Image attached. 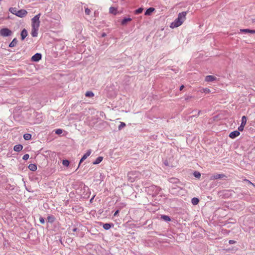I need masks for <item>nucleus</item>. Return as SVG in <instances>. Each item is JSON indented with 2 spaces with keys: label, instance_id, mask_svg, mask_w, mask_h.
Instances as JSON below:
<instances>
[{
  "label": "nucleus",
  "instance_id": "47",
  "mask_svg": "<svg viewBox=\"0 0 255 255\" xmlns=\"http://www.w3.org/2000/svg\"><path fill=\"white\" fill-rule=\"evenodd\" d=\"M184 85H181L180 87V90L181 91L184 88Z\"/></svg>",
  "mask_w": 255,
  "mask_h": 255
},
{
  "label": "nucleus",
  "instance_id": "4",
  "mask_svg": "<svg viewBox=\"0 0 255 255\" xmlns=\"http://www.w3.org/2000/svg\"><path fill=\"white\" fill-rule=\"evenodd\" d=\"M91 153V149H89L87 151L86 153H85L83 156L82 157V158H81L80 160V162H79V165L77 167V168H76V171L79 167L80 166V164L83 162L84 161Z\"/></svg>",
  "mask_w": 255,
  "mask_h": 255
},
{
  "label": "nucleus",
  "instance_id": "22",
  "mask_svg": "<svg viewBox=\"0 0 255 255\" xmlns=\"http://www.w3.org/2000/svg\"><path fill=\"white\" fill-rule=\"evenodd\" d=\"M103 157L102 156H99L93 162V164H98L100 163L103 160Z\"/></svg>",
  "mask_w": 255,
  "mask_h": 255
},
{
  "label": "nucleus",
  "instance_id": "34",
  "mask_svg": "<svg viewBox=\"0 0 255 255\" xmlns=\"http://www.w3.org/2000/svg\"><path fill=\"white\" fill-rule=\"evenodd\" d=\"M194 176L197 178H199L201 177V173L198 171H195L193 173Z\"/></svg>",
  "mask_w": 255,
  "mask_h": 255
},
{
  "label": "nucleus",
  "instance_id": "10",
  "mask_svg": "<svg viewBox=\"0 0 255 255\" xmlns=\"http://www.w3.org/2000/svg\"><path fill=\"white\" fill-rule=\"evenodd\" d=\"M240 134V131L238 130H235L231 132L229 134V137L231 138H235L238 136H239Z\"/></svg>",
  "mask_w": 255,
  "mask_h": 255
},
{
  "label": "nucleus",
  "instance_id": "33",
  "mask_svg": "<svg viewBox=\"0 0 255 255\" xmlns=\"http://www.w3.org/2000/svg\"><path fill=\"white\" fill-rule=\"evenodd\" d=\"M143 9L141 7L138 8V9L135 10L134 13L136 14L141 13L142 12Z\"/></svg>",
  "mask_w": 255,
  "mask_h": 255
},
{
  "label": "nucleus",
  "instance_id": "30",
  "mask_svg": "<svg viewBox=\"0 0 255 255\" xmlns=\"http://www.w3.org/2000/svg\"><path fill=\"white\" fill-rule=\"evenodd\" d=\"M247 123V117L245 116H244L242 117V123L241 124L243 125H246Z\"/></svg>",
  "mask_w": 255,
  "mask_h": 255
},
{
  "label": "nucleus",
  "instance_id": "11",
  "mask_svg": "<svg viewBox=\"0 0 255 255\" xmlns=\"http://www.w3.org/2000/svg\"><path fill=\"white\" fill-rule=\"evenodd\" d=\"M241 32L245 33H251V34H255V30H252L249 29H241L240 30Z\"/></svg>",
  "mask_w": 255,
  "mask_h": 255
},
{
  "label": "nucleus",
  "instance_id": "35",
  "mask_svg": "<svg viewBox=\"0 0 255 255\" xmlns=\"http://www.w3.org/2000/svg\"><path fill=\"white\" fill-rule=\"evenodd\" d=\"M84 8H85V13L87 15H90L91 12V10L89 8H88V7H86L85 6H84Z\"/></svg>",
  "mask_w": 255,
  "mask_h": 255
},
{
  "label": "nucleus",
  "instance_id": "2",
  "mask_svg": "<svg viewBox=\"0 0 255 255\" xmlns=\"http://www.w3.org/2000/svg\"><path fill=\"white\" fill-rule=\"evenodd\" d=\"M41 14L38 13V14L34 16L32 19V27H36V28H39L40 26V21L39 20V18L40 17Z\"/></svg>",
  "mask_w": 255,
  "mask_h": 255
},
{
  "label": "nucleus",
  "instance_id": "49",
  "mask_svg": "<svg viewBox=\"0 0 255 255\" xmlns=\"http://www.w3.org/2000/svg\"><path fill=\"white\" fill-rule=\"evenodd\" d=\"M200 113H201V111H199L198 112L197 115H193V116H198V115L200 114Z\"/></svg>",
  "mask_w": 255,
  "mask_h": 255
},
{
  "label": "nucleus",
  "instance_id": "26",
  "mask_svg": "<svg viewBox=\"0 0 255 255\" xmlns=\"http://www.w3.org/2000/svg\"><path fill=\"white\" fill-rule=\"evenodd\" d=\"M23 138L25 140H29L31 138V134L30 133H25L23 135Z\"/></svg>",
  "mask_w": 255,
  "mask_h": 255
},
{
  "label": "nucleus",
  "instance_id": "45",
  "mask_svg": "<svg viewBox=\"0 0 255 255\" xmlns=\"http://www.w3.org/2000/svg\"><path fill=\"white\" fill-rule=\"evenodd\" d=\"M78 229L77 228H74L72 229V231L73 232H76L77 231Z\"/></svg>",
  "mask_w": 255,
  "mask_h": 255
},
{
  "label": "nucleus",
  "instance_id": "39",
  "mask_svg": "<svg viewBox=\"0 0 255 255\" xmlns=\"http://www.w3.org/2000/svg\"><path fill=\"white\" fill-rule=\"evenodd\" d=\"M39 222L41 224H43L45 223L44 219L43 217H40Z\"/></svg>",
  "mask_w": 255,
  "mask_h": 255
},
{
  "label": "nucleus",
  "instance_id": "31",
  "mask_svg": "<svg viewBox=\"0 0 255 255\" xmlns=\"http://www.w3.org/2000/svg\"><path fill=\"white\" fill-rule=\"evenodd\" d=\"M62 164L63 166L68 167L69 165V161L67 159H64L62 160Z\"/></svg>",
  "mask_w": 255,
  "mask_h": 255
},
{
  "label": "nucleus",
  "instance_id": "15",
  "mask_svg": "<svg viewBox=\"0 0 255 255\" xmlns=\"http://www.w3.org/2000/svg\"><path fill=\"white\" fill-rule=\"evenodd\" d=\"M34 28H34V27H32V30H31V34L33 37H36L38 34V30L39 28H36V27H34Z\"/></svg>",
  "mask_w": 255,
  "mask_h": 255
},
{
  "label": "nucleus",
  "instance_id": "43",
  "mask_svg": "<svg viewBox=\"0 0 255 255\" xmlns=\"http://www.w3.org/2000/svg\"><path fill=\"white\" fill-rule=\"evenodd\" d=\"M191 98H192V96H187V97L185 98V100L186 101H188V100H190Z\"/></svg>",
  "mask_w": 255,
  "mask_h": 255
},
{
  "label": "nucleus",
  "instance_id": "28",
  "mask_svg": "<svg viewBox=\"0 0 255 255\" xmlns=\"http://www.w3.org/2000/svg\"><path fill=\"white\" fill-rule=\"evenodd\" d=\"M47 220L49 222L52 223L55 220V218L53 216H49L47 217Z\"/></svg>",
  "mask_w": 255,
  "mask_h": 255
},
{
  "label": "nucleus",
  "instance_id": "16",
  "mask_svg": "<svg viewBox=\"0 0 255 255\" xmlns=\"http://www.w3.org/2000/svg\"><path fill=\"white\" fill-rule=\"evenodd\" d=\"M168 181H169V182L173 184L180 183L179 180L176 178H170L169 179Z\"/></svg>",
  "mask_w": 255,
  "mask_h": 255
},
{
  "label": "nucleus",
  "instance_id": "42",
  "mask_svg": "<svg viewBox=\"0 0 255 255\" xmlns=\"http://www.w3.org/2000/svg\"><path fill=\"white\" fill-rule=\"evenodd\" d=\"M119 213V210H117L114 213V216H116L118 215V213Z\"/></svg>",
  "mask_w": 255,
  "mask_h": 255
},
{
  "label": "nucleus",
  "instance_id": "25",
  "mask_svg": "<svg viewBox=\"0 0 255 255\" xmlns=\"http://www.w3.org/2000/svg\"><path fill=\"white\" fill-rule=\"evenodd\" d=\"M94 96V94L92 91H87L85 93V96L87 97H93Z\"/></svg>",
  "mask_w": 255,
  "mask_h": 255
},
{
  "label": "nucleus",
  "instance_id": "21",
  "mask_svg": "<svg viewBox=\"0 0 255 255\" xmlns=\"http://www.w3.org/2000/svg\"><path fill=\"white\" fill-rule=\"evenodd\" d=\"M131 20V18L129 17H125L122 20L121 23L122 25H126L128 22L130 21Z\"/></svg>",
  "mask_w": 255,
  "mask_h": 255
},
{
  "label": "nucleus",
  "instance_id": "40",
  "mask_svg": "<svg viewBox=\"0 0 255 255\" xmlns=\"http://www.w3.org/2000/svg\"><path fill=\"white\" fill-rule=\"evenodd\" d=\"M203 91L206 94H208V93H210L211 91L210 89H208V88H205V89H203Z\"/></svg>",
  "mask_w": 255,
  "mask_h": 255
},
{
  "label": "nucleus",
  "instance_id": "14",
  "mask_svg": "<svg viewBox=\"0 0 255 255\" xmlns=\"http://www.w3.org/2000/svg\"><path fill=\"white\" fill-rule=\"evenodd\" d=\"M114 225L113 223H105L103 225V228L106 230H108L110 229L112 227H114Z\"/></svg>",
  "mask_w": 255,
  "mask_h": 255
},
{
  "label": "nucleus",
  "instance_id": "38",
  "mask_svg": "<svg viewBox=\"0 0 255 255\" xmlns=\"http://www.w3.org/2000/svg\"><path fill=\"white\" fill-rule=\"evenodd\" d=\"M29 157V154H25L23 155V157H22V159L24 160H26L28 159Z\"/></svg>",
  "mask_w": 255,
  "mask_h": 255
},
{
  "label": "nucleus",
  "instance_id": "20",
  "mask_svg": "<svg viewBox=\"0 0 255 255\" xmlns=\"http://www.w3.org/2000/svg\"><path fill=\"white\" fill-rule=\"evenodd\" d=\"M28 168L29 170L32 171H34L37 169V166L35 164H30L28 165Z\"/></svg>",
  "mask_w": 255,
  "mask_h": 255
},
{
  "label": "nucleus",
  "instance_id": "17",
  "mask_svg": "<svg viewBox=\"0 0 255 255\" xmlns=\"http://www.w3.org/2000/svg\"><path fill=\"white\" fill-rule=\"evenodd\" d=\"M155 8L153 7H149V8L147 9L146 10L144 14L146 15H150L152 13V12L154 11Z\"/></svg>",
  "mask_w": 255,
  "mask_h": 255
},
{
  "label": "nucleus",
  "instance_id": "36",
  "mask_svg": "<svg viewBox=\"0 0 255 255\" xmlns=\"http://www.w3.org/2000/svg\"><path fill=\"white\" fill-rule=\"evenodd\" d=\"M62 132H63V130L62 129H60V128L57 129L55 131V133L57 134H60L62 133Z\"/></svg>",
  "mask_w": 255,
  "mask_h": 255
},
{
  "label": "nucleus",
  "instance_id": "29",
  "mask_svg": "<svg viewBox=\"0 0 255 255\" xmlns=\"http://www.w3.org/2000/svg\"><path fill=\"white\" fill-rule=\"evenodd\" d=\"M110 12L114 14H116L117 9L114 7H111L109 9Z\"/></svg>",
  "mask_w": 255,
  "mask_h": 255
},
{
  "label": "nucleus",
  "instance_id": "13",
  "mask_svg": "<svg viewBox=\"0 0 255 255\" xmlns=\"http://www.w3.org/2000/svg\"><path fill=\"white\" fill-rule=\"evenodd\" d=\"M28 33L25 29H23L20 33L21 39L23 40L25 37L27 36Z\"/></svg>",
  "mask_w": 255,
  "mask_h": 255
},
{
  "label": "nucleus",
  "instance_id": "50",
  "mask_svg": "<svg viewBox=\"0 0 255 255\" xmlns=\"http://www.w3.org/2000/svg\"><path fill=\"white\" fill-rule=\"evenodd\" d=\"M1 1V0H0V2Z\"/></svg>",
  "mask_w": 255,
  "mask_h": 255
},
{
  "label": "nucleus",
  "instance_id": "6",
  "mask_svg": "<svg viewBox=\"0 0 255 255\" xmlns=\"http://www.w3.org/2000/svg\"><path fill=\"white\" fill-rule=\"evenodd\" d=\"M187 14V11H183L178 14V17L176 19L182 21V23L186 19V15Z\"/></svg>",
  "mask_w": 255,
  "mask_h": 255
},
{
  "label": "nucleus",
  "instance_id": "37",
  "mask_svg": "<svg viewBox=\"0 0 255 255\" xmlns=\"http://www.w3.org/2000/svg\"><path fill=\"white\" fill-rule=\"evenodd\" d=\"M245 126V125L241 124V125L238 128V131H242L244 130Z\"/></svg>",
  "mask_w": 255,
  "mask_h": 255
},
{
  "label": "nucleus",
  "instance_id": "24",
  "mask_svg": "<svg viewBox=\"0 0 255 255\" xmlns=\"http://www.w3.org/2000/svg\"><path fill=\"white\" fill-rule=\"evenodd\" d=\"M9 11L12 14L16 15L17 11H18L17 8L16 7H10L9 8Z\"/></svg>",
  "mask_w": 255,
  "mask_h": 255
},
{
  "label": "nucleus",
  "instance_id": "46",
  "mask_svg": "<svg viewBox=\"0 0 255 255\" xmlns=\"http://www.w3.org/2000/svg\"><path fill=\"white\" fill-rule=\"evenodd\" d=\"M106 36V34L105 33H104H104H103L102 34V35H101V36H102V37H105V36Z\"/></svg>",
  "mask_w": 255,
  "mask_h": 255
},
{
  "label": "nucleus",
  "instance_id": "41",
  "mask_svg": "<svg viewBox=\"0 0 255 255\" xmlns=\"http://www.w3.org/2000/svg\"><path fill=\"white\" fill-rule=\"evenodd\" d=\"M235 243H236V242L235 241H234V240H230L229 241V243L230 244H235Z\"/></svg>",
  "mask_w": 255,
  "mask_h": 255
},
{
  "label": "nucleus",
  "instance_id": "12",
  "mask_svg": "<svg viewBox=\"0 0 255 255\" xmlns=\"http://www.w3.org/2000/svg\"><path fill=\"white\" fill-rule=\"evenodd\" d=\"M216 80V77L212 75H208L205 77V81L206 82H213Z\"/></svg>",
  "mask_w": 255,
  "mask_h": 255
},
{
  "label": "nucleus",
  "instance_id": "3",
  "mask_svg": "<svg viewBox=\"0 0 255 255\" xmlns=\"http://www.w3.org/2000/svg\"><path fill=\"white\" fill-rule=\"evenodd\" d=\"M12 31L8 28H3L0 30V35L2 36H9L12 34Z\"/></svg>",
  "mask_w": 255,
  "mask_h": 255
},
{
  "label": "nucleus",
  "instance_id": "23",
  "mask_svg": "<svg viewBox=\"0 0 255 255\" xmlns=\"http://www.w3.org/2000/svg\"><path fill=\"white\" fill-rule=\"evenodd\" d=\"M199 202V200L198 198L194 197L191 199V203L193 205H197Z\"/></svg>",
  "mask_w": 255,
  "mask_h": 255
},
{
  "label": "nucleus",
  "instance_id": "8",
  "mask_svg": "<svg viewBox=\"0 0 255 255\" xmlns=\"http://www.w3.org/2000/svg\"><path fill=\"white\" fill-rule=\"evenodd\" d=\"M182 24V21H181L177 19H175L174 21L171 23L170 27L172 28L177 27L179 26H180Z\"/></svg>",
  "mask_w": 255,
  "mask_h": 255
},
{
  "label": "nucleus",
  "instance_id": "32",
  "mask_svg": "<svg viewBox=\"0 0 255 255\" xmlns=\"http://www.w3.org/2000/svg\"><path fill=\"white\" fill-rule=\"evenodd\" d=\"M126 126V124L124 122H121L120 125L119 126L118 129L119 130H121L123 128L125 127Z\"/></svg>",
  "mask_w": 255,
  "mask_h": 255
},
{
  "label": "nucleus",
  "instance_id": "19",
  "mask_svg": "<svg viewBox=\"0 0 255 255\" xmlns=\"http://www.w3.org/2000/svg\"><path fill=\"white\" fill-rule=\"evenodd\" d=\"M23 148V146L21 144H17L14 146L13 149L15 151L19 152L21 151Z\"/></svg>",
  "mask_w": 255,
  "mask_h": 255
},
{
  "label": "nucleus",
  "instance_id": "18",
  "mask_svg": "<svg viewBox=\"0 0 255 255\" xmlns=\"http://www.w3.org/2000/svg\"><path fill=\"white\" fill-rule=\"evenodd\" d=\"M17 43V40L16 38H14L12 41L9 43V47L10 48L15 47Z\"/></svg>",
  "mask_w": 255,
  "mask_h": 255
},
{
  "label": "nucleus",
  "instance_id": "27",
  "mask_svg": "<svg viewBox=\"0 0 255 255\" xmlns=\"http://www.w3.org/2000/svg\"><path fill=\"white\" fill-rule=\"evenodd\" d=\"M161 218L166 222L170 221L171 220L170 217L167 215H162Z\"/></svg>",
  "mask_w": 255,
  "mask_h": 255
},
{
  "label": "nucleus",
  "instance_id": "5",
  "mask_svg": "<svg viewBox=\"0 0 255 255\" xmlns=\"http://www.w3.org/2000/svg\"><path fill=\"white\" fill-rule=\"evenodd\" d=\"M226 177V176L224 174H218L215 173L212 175L210 176L211 180H215L218 179H222L223 178Z\"/></svg>",
  "mask_w": 255,
  "mask_h": 255
},
{
  "label": "nucleus",
  "instance_id": "48",
  "mask_svg": "<svg viewBox=\"0 0 255 255\" xmlns=\"http://www.w3.org/2000/svg\"><path fill=\"white\" fill-rule=\"evenodd\" d=\"M84 190H86V189H88H88H89L88 187V186H85H85H84Z\"/></svg>",
  "mask_w": 255,
  "mask_h": 255
},
{
  "label": "nucleus",
  "instance_id": "9",
  "mask_svg": "<svg viewBox=\"0 0 255 255\" xmlns=\"http://www.w3.org/2000/svg\"><path fill=\"white\" fill-rule=\"evenodd\" d=\"M42 58V55L40 53H37L35 54L31 57V61L33 62H38Z\"/></svg>",
  "mask_w": 255,
  "mask_h": 255
},
{
  "label": "nucleus",
  "instance_id": "44",
  "mask_svg": "<svg viewBox=\"0 0 255 255\" xmlns=\"http://www.w3.org/2000/svg\"><path fill=\"white\" fill-rule=\"evenodd\" d=\"M245 181L248 182L249 183L253 185L254 186H255V185L253 183H252L250 181H249V180L246 179Z\"/></svg>",
  "mask_w": 255,
  "mask_h": 255
},
{
  "label": "nucleus",
  "instance_id": "7",
  "mask_svg": "<svg viewBox=\"0 0 255 255\" xmlns=\"http://www.w3.org/2000/svg\"><path fill=\"white\" fill-rule=\"evenodd\" d=\"M27 14V11L26 10L21 9L20 10H18V11H17V14L16 16L19 17L20 18H22V17H23L25 16H26Z\"/></svg>",
  "mask_w": 255,
  "mask_h": 255
},
{
  "label": "nucleus",
  "instance_id": "1",
  "mask_svg": "<svg viewBox=\"0 0 255 255\" xmlns=\"http://www.w3.org/2000/svg\"><path fill=\"white\" fill-rule=\"evenodd\" d=\"M160 190L161 188L159 187L154 185L146 187L145 189V191L147 192L148 194L151 195L152 196L157 195Z\"/></svg>",
  "mask_w": 255,
  "mask_h": 255
}]
</instances>
